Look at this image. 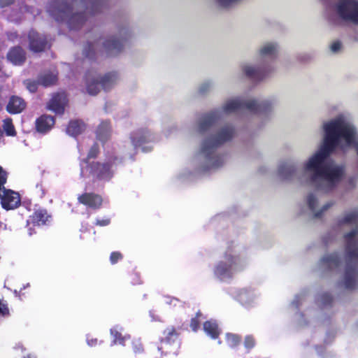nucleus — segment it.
Wrapping results in <instances>:
<instances>
[{"mask_svg": "<svg viewBox=\"0 0 358 358\" xmlns=\"http://www.w3.org/2000/svg\"><path fill=\"white\" fill-rule=\"evenodd\" d=\"M319 349H322V348H318V347H316V350L317 351L318 354L320 355V352L319 351Z\"/></svg>", "mask_w": 358, "mask_h": 358, "instance_id": "nucleus-57", "label": "nucleus"}, {"mask_svg": "<svg viewBox=\"0 0 358 358\" xmlns=\"http://www.w3.org/2000/svg\"><path fill=\"white\" fill-rule=\"evenodd\" d=\"M298 164L292 160H287L280 164L278 175L284 181H291L298 177Z\"/></svg>", "mask_w": 358, "mask_h": 358, "instance_id": "nucleus-11", "label": "nucleus"}, {"mask_svg": "<svg viewBox=\"0 0 358 358\" xmlns=\"http://www.w3.org/2000/svg\"><path fill=\"white\" fill-rule=\"evenodd\" d=\"M334 9L343 21L358 25V0H338Z\"/></svg>", "mask_w": 358, "mask_h": 358, "instance_id": "nucleus-8", "label": "nucleus"}, {"mask_svg": "<svg viewBox=\"0 0 358 358\" xmlns=\"http://www.w3.org/2000/svg\"><path fill=\"white\" fill-rule=\"evenodd\" d=\"M7 59L15 65H20L25 61V52L21 47L15 46L8 52Z\"/></svg>", "mask_w": 358, "mask_h": 358, "instance_id": "nucleus-20", "label": "nucleus"}, {"mask_svg": "<svg viewBox=\"0 0 358 358\" xmlns=\"http://www.w3.org/2000/svg\"><path fill=\"white\" fill-rule=\"evenodd\" d=\"M2 207L8 210H13L20 205V197L17 192L6 188L0 192Z\"/></svg>", "mask_w": 358, "mask_h": 358, "instance_id": "nucleus-12", "label": "nucleus"}, {"mask_svg": "<svg viewBox=\"0 0 358 358\" xmlns=\"http://www.w3.org/2000/svg\"><path fill=\"white\" fill-rule=\"evenodd\" d=\"M226 337L227 344L231 348L237 345L241 341L237 335L233 334H227Z\"/></svg>", "mask_w": 358, "mask_h": 358, "instance_id": "nucleus-36", "label": "nucleus"}, {"mask_svg": "<svg viewBox=\"0 0 358 358\" xmlns=\"http://www.w3.org/2000/svg\"><path fill=\"white\" fill-rule=\"evenodd\" d=\"M47 212L45 210H38L34 212L32 216V221L38 225L44 224L46 222Z\"/></svg>", "mask_w": 358, "mask_h": 358, "instance_id": "nucleus-30", "label": "nucleus"}, {"mask_svg": "<svg viewBox=\"0 0 358 358\" xmlns=\"http://www.w3.org/2000/svg\"><path fill=\"white\" fill-rule=\"evenodd\" d=\"M164 334L166 335L164 338L161 339V342H165L166 343H171L173 342L178 337V334L174 327H168L164 331Z\"/></svg>", "mask_w": 358, "mask_h": 358, "instance_id": "nucleus-31", "label": "nucleus"}, {"mask_svg": "<svg viewBox=\"0 0 358 358\" xmlns=\"http://www.w3.org/2000/svg\"><path fill=\"white\" fill-rule=\"evenodd\" d=\"M28 38L29 49L34 52H43L49 47L46 37L33 29L29 31Z\"/></svg>", "mask_w": 358, "mask_h": 358, "instance_id": "nucleus-13", "label": "nucleus"}, {"mask_svg": "<svg viewBox=\"0 0 358 358\" xmlns=\"http://www.w3.org/2000/svg\"><path fill=\"white\" fill-rule=\"evenodd\" d=\"M36 187L40 189V191L41 192V196L43 197L45 195V193L44 189L42 187V185L41 184H37Z\"/></svg>", "mask_w": 358, "mask_h": 358, "instance_id": "nucleus-54", "label": "nucleus"}, {"mask_svg": "<svg viewBox=\"0 0 358 358\" xmlns=\"http://www.w3.org/2000/svg\"><path fill=\"white\" fill-rule=\"evenodd\" d=\"M118 80V76L116 72H109L100 80V84L105 91L110 90L117 83Z\"/></svg>", "mask_w": 358, "mask_h": 358, "instance_id": "nucleus-25", "label": "nucleus"}, {"mask_svg": "<svg viewBox=\"0 0 358 358\" xmlns=\"http://www.w3.org/2000/svg\"><path fill=\"white\" fill-rule=\"evenodd\" d=\"M297 316L299 317V320H302L303 317V315L301 313H297Z\"/></svg>", "mask_w": 358, "mask_h": 358, "instance_id": "nucleus-56", "label": "nucleus"}, {"mask_svg": "<svg viewBox=\"0 0 358 358\" xmlns=\"http://www.w3.org/2000/svg\"><path fill=\"white\" fill-rule=\"evenodd\" d=\"M99 153V146L96 143H94V145L91 147L88 154H87V159H83V162L80 163V176H84V169L83 166V163H87V160L92 159V158H96Z\"/></svg>", "mask_w": 358, "mask_h": 358, "instance_id": "nucleus-32", "label": "nucleus"}, {"mask_svg": "<svg viewBox=\"0 0 358 358\" xmlns=\"http://www.w3.org/2000/svg\"><path fill=\"white\" fill-rule=\"evenodd\" d=\"M85 124L82 120H71L66 127V132L68 135L76 138L85 131Z\"/></svg>", "mask_w": 358, "mask_h": 358, "instance_id": "nucleus-22", "label": "nucleus"}, {"mask_svg": "<svg viewBox=\"0 0 358 358\" xmlns=\"http://www.w3.org/2000/svg\"><path fill=\"white\" fill-rule=\"evenodd\" d=\"M278 45L267 42L259 49V64H244L241 69L244 75L251 80L260 81L268 76L275 69L273 62L278 57Z\"/></svg>", "mask_w": 358, "mask_h": 358, "instance_id": "nucleus-5", "label": "nucleus"}, {"mask_svg": "<svg viewBox=\"0 0 358 358\" xmlns=\"http://www.w3.org/2000/svg\"><path fill=\"white\" fill-rule=\"evenodd\" d=\"M335 239V236H332L331 234V233L327 234L324 238H323V241L325 245H327L329 243H330L331 241L334 240Z\"/></svg>", "mask_w": 358, "mask_h": 358, "instance_id": "nucleus-47", "label": "nucleus"}, {"mask_svg": "<svg viewBox=\"0 0 358 358\" xmlns=\"http://www.w3.org/2000/svg\"><path fill=\"white\" fill-rule=\"evenodd\" d=\"M347 182H348V188H350V189L354 188L355 187V184H356V178L355 177L350 178L348 180Z\"/></svg>", "mask_w": 358, "mask_h": 358, "instance_id": "nucleus-49", "label": "nucleus"}, {"mask_svg": "<svg viewBox=\"0 0 358 358\" xmlns=\"http://www.w3.org/2000/svg\"><path fill=\"white\" fill-rule=\"evenodd\" d=\"M66 96L63 92L54 94L47 104V109L58 115L64 113L65 105L66 104Z\"/></svg>", "mask_w": 358, "mask_h": 358, "instance_id": "nucleus-14", "label": "nucleus"}, {"mask_svg": "<svg viewBox=\"0 0 358 358\" xmlns=\"http://www.w3.org/2000/svg\"><path fill=\"white\" fill-rule=\"evenodd\" d=\"M3 127L7 136H13L15 135L16 132L10 119H6L3 121Z\"/></svg>", "mask_w": 358, "mask_h": 358, "instance_id": "nucleus-34", "label": "nucleus"}, {"mask_svg": "<svg viewBox=\"0 0 358 358\" xmlns=\"http://www.w3.org/2000/svg\"><path fill=\"white\" fill-rule=\"evenodd\" d=\"M240 0H216L218 4L224 8H227L233 4L237 3Z\"/></svg>", "mask_w": 358, "mask_h": 358, "instance_id": "nucleus-40", "label": "nucleus"}, {"mask_svg": "<svg viewBox=\"0 0 358 358\" xmlns=\"http://www.w3.org/2000/svg\"><path fill=\"white\" fill-rule=\"evenodd\" d=\"M203 330L205 333L213 339L218 338L221 331L215 320H210L204 322Z\"/></svg>", "mask_w": 358, "mask_h": 358, "instance_id": "nucleus-24", "label": "nucleus"}, {"mask_svg": "<svg viewBox=\"0 0 358 358\" xmlns=\"http://www.w3.org/2000/svg\"><path fill=\"white\" fill-rule=\"evenodd\" d=\"M24 84L26 86L27 89L31 93H34L38 90V85H40L38 83V80L37 81L27 79L24 81Z\"/></svg>", "mask_w": 358, "mask_h": 358, "instance_id": "nucleus-35", "label": "nucleus"}, {"mask_svg": "<svg viewBox=\"0 0 358 358\" xmlns=\"http://www.w3.org/2000/svg\"><path fill=\"white\" fill-rule=\"evenodd\" d=\"M108 8V0H55L47 11L57 22H66L70 30L80 29L87 21L88 15H95Z\"/></svg>", "mask_w": 358, "mask_h": 358, "instance_id": "nucleus-1", "label": "nucleus"}, {"mask_svg": "<svg viewBox=\"0 0 358 358\" xmlns=\"http://www.w3.org/2000/svg\"><path fill=\"white\" fill-rule=\"evenodd\" d=\"M306 201L308 208L313 214V217L315 218L322 217L324 212L334 205V202L330 201L322 206L320 210H317L318 199L314 193H310L308 195Z\"/></svg>", "mask_w": 358, "mask_h": 358, "instance_id": "nucleus-17", "label": "nucleus"}, {"mask_svg": "<svg viewBox=\"0 0 358 358\" xmlns=\"http://www.w3.org/2000/svg\"><path fill=\"white\" fill-rule=\"evenodd\" d=\"M87 342L88 345L94 346V345H95L96 344L97 339L96 338L91 339V340L87 339Z\"/></svg>", "mask_w": 358, "mask_h": 358, "instance_id": "nucleus-50", "label": "nucleus"}, {"mask_svg": "<svg viewBox=\"0 0 358 358\" xmlns=\"http://www.w3.org/2000/svg\"><path fill=\"white\" fill-rule=\"evenodd\" d=\"M150 316L152 318V321H159V317L155 315L154 312L152 310L150 311Z\"/></svg>", "mask_w": 358, "mask_h": 358, "instance_id": "nucleus-52", "label": "nucleus"}, {"mask_svg": "<svg viewBox=\"0 0 358 358\" xmlns=\"http://www.w3.org/2000/svg\"><path fill=\"white\" fill-rule=\"evenodd\" d=\"M122 328L119 326H115L110 329V334L113 337V340L111 343V345L117 344V343L120 345H124V341L127 338V336H122L120 331Z\"/></svg>", "mask_w": 358, "mask_h": 358, "instance_id": "nucleus-29", "label": "nucleus"}, {"mask_svg": "<svg viewBox=\"0 0 358 358\" xmlns=\"http://www.w3.org/2000/svg\"><path fill=\"white\" fill-rule=\"evenodd\" d=\"M29 235H32V231L31 230V229H29Z\"/></svg>", "mask_w": 358, "mask_h": 358, "instance_id": "nucleus-60", "label": "nucleus"}, {"mask_svg": "<svg viewBox=\"0 0 358 358\" xmlns=\"http://www.w3.org/2000/svg\"><path fill=\"white\" fill-rule=\"evenodd\" d=\"M3 135V131L1 130V129L0 128V137Z\"/></svg>", "mask_w": 358, "mask_h": 358, "instance_id": "nucleus-59", "label": "nucleus"}, {"mask_svg": "<svg viewBox=\"0 0 358 358\" xmlns=\"http://www.w3.org/2000/svg\"><path fill=\"white\" fill-rule=\"evenodd\" d=\"M8 41L15 42L18 38V34L16 31H9L6 33Z\"/></svg>", "mask_w": 358, "mask_h": 358, "instance_id": "nucleus-44", "label": "nucleus"}, {"mask_svg": "<svg viewBox=\"0 0 358 358\" xmlns=\"http://www.w3.org/2000/svg\"><path fill=\"white\" fill-rule=\"evenodd\" d=\"M177 302H178V299L176 298H171L170 300L166 301V303H168V304L173 303L174 306L176 305Z\"/></svg>", "mask_w": 358, "mask_h": 358, "instance_id": "nucleus-51", "label": "nucleus"}, {"mask_svg": "<svg viewBox=\"0 0 358 358\" xmlns=\"http://www.w3.org/2000/svg\"><path fill=\"white\" fill-rule=\"evenodd\" d=\"M26 107V103L23 99L13 96L10 97L6 106L7 111L10 114L20 113Z\"/></svg>", "mask_w": 358, "mask_h": 358, "instance_id": "nucleus-21", "label": "nucleus"}, {"mask_svg": "<svg viewBox=\"0 0 358 358\" xmlns=\"http://www.w3.org/2000/svg\"><path fill=\"white\" fill-rule=\"evenodd\" d=\"M7 180V173L0 166V192L5 188L4 185Z\"/></svg>", "mask_w": 358, "mask_h": 358, "instance_id": "nucleus-38", "label": "nucleus"}, {"mask_svg": "<svg viewBox=\"0 0 358 358\" xmlns=\"http://www.w3.org/2000/svg\"><path fill=\"white\" fill-rule=\"evenodd\" d=\"M131 36V31L128 28L123 27L119 29L118 36H109L106 38L101 36L96 38L93 41H87L84 46L83 56L86 59H92L95 57V50L101 44V50L108 57L117 55L123 49L125 42Z\"/></svg>", "mask_w": 358, "mask_h": 358, "instance_id": "nucleus-6", "label": "nucleus"}, {"mask_svg": "<svg viewBox=\"0 0 358 358\" xmlns=\"http://www.w3.org/2000/svg\"><path fill=\"white\" fill-rule=\"evenodd\" d=\"M40 85L47 87L54 85L57 81V76L52 73H45L38 76Z\"/></svg>", "mask_w": 358, "mask_h": 358, "instance_id": "nucleus-28", "label": "nucleus"}, {"mask_svg": "<svg viewBox=\"0 0 358 358\" xmlns=\"http://www.w3.org/2000/svg\"><path fill=\"white\" fill-rule=\"evenodd\" d=\"M110 220L109 218H104V219H97L96 220L95 224L100 226V227H105L110 224Z\"/></svg>", "mask_w": 358, "mask_h": 358, "instance_id": "nucleus-43", "label": "nucleus"}, {"mask_svg": "<svg viewBox=\"0 0 358 358\" xmlns=\"http://www.w3.org/2000/svg\"><path fill=\"white\" fill-rule=\"evenodd\" d=\"M201 315L200 312L196 313V317H194L191 320L190 327L194 331H196L199 327V322L198 321V317Z\"/></svg>", "mask_w": 358, "mask_h": 358, "instance_id": "nucleus-41", "label": "nucleus"}, {"mask_svg": "<svg viewBox=\"0 0 358 358\" xmlns=\"http://www.w3.org/2000/svg\"><path fill=\"white\" fill-rule=\"evenodd\" d=\"M242 266L236 250L229 245L224 253V259L220 261L214 267V276L220 281H227L233 278L235 273Z\"/></svg>", "mask_w": 358, "mask_h": 358, "instance_id": "nucleus-7", "label": "nucleus"}, {"mask_svg": "<svg viewBox=\"0 0 358 358\" xmlns=\"http://www.w3.org/2000/svg\"><path fill=\"white\" fill-rule=\"evenodd\" d=\"M316 303L321 308H327L331 306L333 302V297L328 293L318 294L315 298Z\"/></svg>", "mask_w": 358, "mask_h": 358, "instance_id": "nucleus-27", "label": "nucleus"}, {"mask_svg": "<svg viewBox=\"0 0 358 358\" xmlns=\"http://www.w3.org/2000/svg\"><path fill=\"white\" fill-rule=\"evenodd\" d=\"M255 345V341L252 336H247L245 338L244 345L248 350L252 349Z\"/></svg>", "mask_w": 358, "mask_h": 358, "instance_id": "nucleus-39", "label": "nucleus"}, {"mask_svg": "<svg viewBox=\"0 0 358 358\" xmlns=\"http://www.w3.org/2000/svg\"><path fill=\"white\" fill-rule=\"evenodd\" d=\"M303 298V295H296L294 299L292 302V306H294L296 308H298Z\"/></svg>", "mask_w": 358, "mask_h": 358, "instance_id": "nucleus-46", "label": "nucleus"}, {"mask_svg": "<svg viewBox=\"0 0 358 358\" xmlns=\"http://www.w3.org/2000/svg\"><path fill=\"white\" fill-rule=\"evenodd\" d=\"M236 134V127L231 124H227L215 133L206 136L201 141L200 150L194 159L199 170L206 172L222 166L226 161V155L218 152V148L231 141Z\"/></svg>", "mask_w": 358, "mask_h": 358, "instance_id": "nucleus-2", "label": "nucleus"}, {"mask_svg": "<svg viewBox=\"0 0 358 358\" xmlns=\"http://www.w3.org/2000/svg\"><path fill=\"white\" fill-rule=\"evenodd\" d=\"M150 316L152 318V321H159V317L155 315L154 312L152 310L150 311Z\"/></svg>", "mask_w": 358, "mask_h": 358, "instance_id": "nucleus-53", "label": "nucleus"}, {"mask_svg": "<svg viewBox=\"0 0 358 358\" xmlns=\"http://www.w3.org/2000/svg\"><path fill=\"white\" fill-rule=\"evenodd\" d=\"M342 46V43L340 41H335L329 45V48L332 53L338 54L341 51Z\"/></svg>", "mask_w": 358, "mask_h": 358, "instance_id": "nucleus-37", "label": "nucleus"}, {"mask_svg": "<svg viewBox=\"0 0 358 358\" xmlns=\"http://www.w3.org/2000/svg\"><path fill=\"white\" fill-rule=\"evenodd\" d=\"M90 77V73L87 72L85 75L87 93L90 95H96L99 92V83L95 77Z\"/></svg>", "mask_w": 358, "mask_h": 358, "instance_id": "nucleus-26", "label": "nucleus"}, {"mask_svg": "<svg viewBox=\"0 0 358 358\" xmlns=\"http://www.w3.org/2000/svg\"><path fill=\"white\" fill-rule=\"evenodd\" d=\"M29 286V283H27L26 285H24V286L23 287V289H25V288L28 287Z\"/></svg>", "mask_w": 358, "mask_h": 358, "instance_id": "nucleus-58", "label": "nucleus"}, {"mask_svg": "<svg viewBox=\"0 0 358 358\" xmlns=\"http://www.w3.org/2000/svg\"><path fill=\"white\" fill-rule=\"evenodd\" d=\"M158 350H159V352H162V348H161V347H158Z\"/></svg>", "mask_w": 358, "mask_h": 358, "instance_id": "nucleus-61", "label": "nucleus"}, {"mask_svg": "<svg viewBox=\"0 0 358 358\" xmlns=\"http://www.w3.org/2000/svg\"><path fill=\"white\" fill-rule=\"evenodd\" d=\"M275 102L271 99H248L238 96L227 100L219 108L203 114L197 122V131L201 134L208 132L211 128L225 116L238 110H247L254 114H266Z\"/></svg>", "mask_w": 358, "mask_h": 358, "instance_id": "nucleus-3", "label": "nucleus"}, {"mask_svg": "<svg viewBox=\"0 0 358 358\" xmlns=\"http://www.w3.org/2000/svg\"><path fill=\"white\" fill-rule=\"evenodd\" d=\"M122 258V255L119 252H113L110 256V261L112 264L117 263L120 259Z\"/></svg>", "mask_w": 358, "mask_h": 358, "instance_id": "nucleus-42", "label": "nucleus"}, {"mask_svg": "<svg viewBox=\"0 0 358 358\" xmlns=\"http://www.w3.org/2000/svg\"><path fill=\"white\" fill-rule=\"evenodd\" d=\"M54 117L48 115H43L36 120V128L37 131L45 134L49 131L55 124Z\"/></svg>", "mask_w": 358, "mask_h": 358, "instance_id": "nucleus-19", "label": "nucleus"}, {"mask_svg": "<svg viewBox=\"0 0 358 358\" xmlns=\"http://www.w3.org/2000/svg\"><path fill=\"white\" fill-rule=\"evenodd\" d=\"M96 138L102 143H105L110 136L111 127L108 121H103L96 129Z\"/></svg>", "mask_w": 358, "mask_h": 358, "instance_id": "nucleus-23", "label": "nucleus"}, {"mask_svg": "<svg viewBox=\"0 0 358 358\" xmlns=\"http://www.w3.org/2000/svg\"><path fill=\"white\" fill-rule=\"evenodd\" d=\"M14 3V0H0V7L4 8Z\"/></svg>", "mask_w": 358, "mask_h": 358, "instance_id": "nucleus-48", "label": "nucleus"}, {"mask_svg": "<svg viewBox=\"0 0 358 358\" xmlns=\"http://www.w3.org/2000/svg\"><path fill=\"white\" fill-rule=\"evenodd\" d=\"M78 199L80 203L94 210L99 209L103 202L101 196L94 193L83 194Z\"/></svg>", "mask_w": 358, "mask_h": 358, "instance_id": "nucleus-18", "label": "nucleus"}, {"mask_svg": "<svg viewBox=\"0 0 358 358\" xmlns=\"http://www.w3.org/2000/svg\"><path fill=\"white\" fill-rule=\"evenodd\" d=\"M214 84L210 80L204 81L199 87V93L201 95H206L213 88Z\"/></svg>", "mask_w": 358, "mask_h": 358, "instance_id": "nucleus-33", "label": "nucleus"}, {"mask_svg": "<svg viewBox=\"0 0 358 358\" xmlns=\"http://www.w3.org/2000/svg\"><path fill=\"white\" fill-rule=\"evenodd\" d=\"M22 358H36V355L33 354H27L26 356H24Z\"/></svg>", "mask_w": 358, "mask_h": 358, "instance_id": "nucleus-55", "label": "nucleus"}, {"mask_svg": "<svg viewBox=\"0 0 358 358\" xmlns=\"http://www.w3.org/2000/svg\"><path fill=\"white\" fill-rule=\"evenodd\" d=\"M345 224L355 225V228L344 235L345 273L343 280L338 285L354 290L358 287V210L338 219L336 227L338 229Z\"/></svg>", "mask_w": 358, "mask_h": 358, "instance_id": "nucleus-4", "label": "nucleus"}, {"mask_svg": "<svg viewBox=\"0 0 358 358\" xmlns=\"http://www.w3.org/2000/svg\"><path fill=\"white\" fill-rule=\"evenodd\" d=\"M116 157H113L104 163L92 162L89 164L90 174L94 180L108 182L114 175V164Z\"/></svg>", "mask_w": 358, "mask_h": 358, "instance_id": "nucleus-9", "label": "nucleus"}, {"mask_svg": "<svg viewBox=\"0 0 358 358\" xmlns=\"http://www.w3.org/2000/svg\"><path fill=\"white\" fill-rule=\"evenodd\" d=\"M26 13H30L34 17H35L41 13V10L38 9H35L33 7L27 6L23 2H21L19 3L17 9L12 10L8 16V18L11 22L18 23L22 20L23 15Z\"/></svg>", "mask_w": 358, "mask_h": 358, "instance_id": "nucleus-15", "label": "nucleus"}, {"mask_svg": "<svg viewBox=\"0 0 358 358\" xmlns=\"http://www.w3.org/2000/svg\"><path fill=\"white\" fill-rule=\"evenodd\" d=\"M341 264L342 260L338 252H334L323 257L320 262L322 268L331 271L340 270Z\"/></svg>", "mask_w": 358, "mask_h": 358, "instance_id": "nucleus-16", "label": "nucleus"}, {"mask_svg": "<svg viewBox=\"0 0 358 358\" xmlns=\"http://www.w3.org/2000/svg\"><path fill=\"white\" fill-rule=\"evenodd\" d=\"M130 138L135 150L141 148L143 152L151 150L150 146H144V144L154 140V137L147 129H141L133 131L130 135Z\"/></svg>", "mask_w": 358, "mask_h": 358, "instance_id": "nucleus-10", "label": "nucleus"}, {"mask_svg": "<svg viewBox=\"0 0 358 358\" xmlns=\"http://www.w3.org/2000/svg\"><path fill=\"white\" fill-rule=\"evenodd\" d=\"M133 349L135 353H141L143 351V346L138 341L133 343Z\"/></svg>", "mask_w": 358, "mask_h": 358, "instance_id": "nucleus-45", "label": "nucleus"}]
</instances>
